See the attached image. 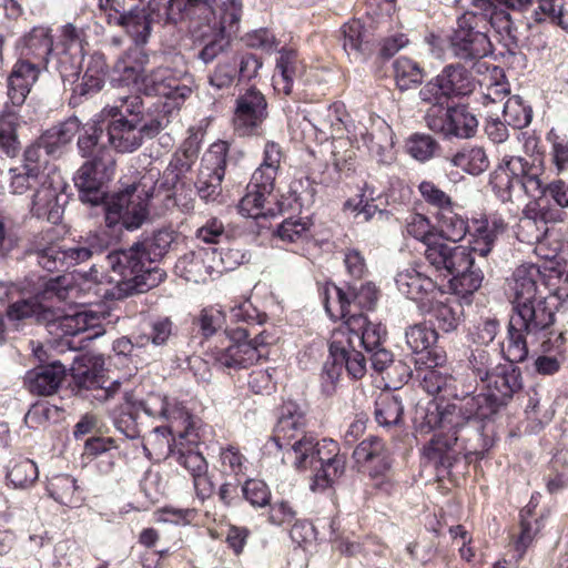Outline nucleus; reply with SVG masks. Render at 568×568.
I'll list each match as a JSON object with an SVG mask.
<instances>
[{
    "label": "nucleus",
    "instance_id": "nucleus-2",
    "mask_svg": "<svg viewBox=\"0 0 568 568\" xmlns=\"http://www.w3.org/2000/svg\"><path fill=\"white\" fill-rule=\"evenodd\" d=\"M192 79L187 72L180 77L169 68H156V71L143 80L142 92L149 97H162L164 102H155L148 106L133 122L139 128L142 140L153 139L171 122L185 101L191 97Z\"/></svg>",
    "mask_w": 568,
    "mask_h": 568
},
{
    "label": "nucleus",
    "instance_id": "nucleus-18",
    "mask_svg": "<svg viewBox=\"0 0 568 568\" xmlns=\"http://www.w3.org/2000/svg\"><path fill=\"white\" fill-rule=\"evenodd\" d=\"M68 185L57 170L48 171L41 185L32 193L30 212L38 219L58 224L69 201Z\"/></svg>",
    "mask_w": 568,
    "mask_h": 568
},
{
    "label": "nucleus",
    "instance_id": "nucleus-25",
    "mask_svg": "<svg viewBox=\"0 0 568 568\" xmlns=\"http://www.w3.org/2000/svg\"><path fill=\"white\" fill-rule=\"evenodd\" d=\"M438 334L425 324H414L406 328L405 339L408 348L416 355L415 364L422 366H442L446 362L445 352L437 347Z\"/></svg>",
    "mask_w": 568,
    "mask_h": 568
},
{
    "label": "nucleus",
    "instance_id": "nucleus-46",
    "mask_svg": "<svg viewBox=\"0 0 568 568\" xmlns=\"http://www.w3.org/2000/svg\"><path fill=\"white\" fill-rule=\"evenodd\" d=\"M442 366H425L420 386L429 395H440L443 398L458 396L460 393L457 381Z\"/></svg>",
    "mask_w": 568,
    "mask_h": 568
},
{
    "label": "nucleus",
    "instance_id": "nucleus-52",
    "mask_svg": "<svg viewBox=\"0 0 568 568\" xmlns=\"http://www.w3.org/2000/svg\"><path fill=\"white\" fill-rule=\"evenodd\" d=\"M143 99L139 94H120L113 104H106L100 115L101 118H128L134 122L146 109Z\"/></svg>",
    "mask_w": 568,
    "mask_h": 568
},
{
    "label": "nucleus",
    "instance_id": "nucleus-27",
    "mask_svg": "<svg viewBox=\"0 0 568 568\" xmlns=\"http://www.w3.org/2000/svg\"><path fill=\"white\" fill-rule=\"evenodd\" d=\"M173 14L183 22H191L197 29L203 21H213L214 17L224 16L231 6H236L242 14V3L239 0H170Z\"/></svg>",
    "mask_w": 568,
    "mask_h": 568
},
{
    "label": "nucleus",
    "instance_id": "nucleus-41",
    "mask_svg": "<svg viewBox=\"0 0 568 568\" xmlns=\"http://www.w3.org/2000/svg\"><path fill=\"white\" fill-rule=\"evenodd\" d=\"M103 138H105L103 120L101 122H88L82 125L77 143L80 155L87 160L98 159V156L113 158Z\"/></svg>",
    "mask_w": 568,
    "mask_h": 568
},
{
    "label": "nucleus",
    "instance_id": "nucleus-5",
    "mask_svg": "<svg viewBox=\"0 0 568 568\" xmlns=\"http://www.w3.org/2000/svg\"><path fill=\"white\" fill-rule=\"evenodd\" d=\"M474 254L470 240L466 246L448 244L438 237L424 252L428 264L445 277L450 276L452 290L463 297L474 294L483 284L484 273L476 264Z\"/></svg>",
    "mask_w": 568,
    "mask_h": 568
},
{
    "label": "nucleus",
    "instance_id": "nucleus-15",
    "mask_svg": "<svg viewBox=\"0 0 568 568\" xmlns=\"http://www.w3.org/2000/svg\"><path fill=\"white\" fill-rule=\"evenodd\" d=\"M183 22L178 14H173L172 2L150 1L146 7H134L128 10L121 27L132 40L131 47L144 45L149 42L154 24H176Z\"/></svg>",
    "mask_w": 568,
    "mask_h": 568
},
{
    "label": "nucleus",
    "instance_id": "nucleus-54",
    "mask_svg": "<svg viewBox=\"0 0 568 568\" xmlns=\"http://www.w3.org/2000/svg\"><path fill=\"white\" fill-rule=\"evenodd\" d=\"M403 400L393 393H382L375 403V419L379 426L389 428L402 422Z\"/></svg>",
    "mask_w": 568,
    "mask_h": 568
},
{
    "label": "nucleus",
    "instance_id": "nucleus-34",
    "mask_svg": "<svg viewBox=\"0 0 568 568\" xmlns=\"http://www.w3.org/2000/svg\"><path fill=\"white\" fill-rule=\"evenodd\" d=\"M102 120L106 143L116 152L132 153L143 144L139 128L128 121V118H102Z\"/></svg>",
    "mask_w": 568,
    "mask_h": 568
},
{
    "label": "nucleus",
    "instance_id": "nucleus-36",
    "mask_svg": "<svg viewBox=\"0 0 568 568\" xmlns=\"http://www.w3.org/2000/svg\"><path fill=\"white\" fill-rule=\"evenodd\" d=\"M53 38L47 27H34L23 37L22 55L38 64L53 70Z\"/></svg>",
    "mask_w": 568,
    "mask_h": 568
},
{
    "label": "nucleus",
    "instance_id": "nucleus-23",
    "mask_svg": "<svg viewBox=\"0 0 568 568\" xmlns=\"http://www.w3.org/2000/svg\"><path fill=\"white\" fill-rule=\"evenodd\" d=\"M542 162L540 158L513 156L506 162L507 187L518 186L529 197L540 199L547 191V184L541 180Z\"/></svg>",
    "mask_w": 568,
    "mask_h": 568
},
{
    "label": "nucleus",
    "instance_id": "nucleus-40",
    "mask_svg": "<svg viewBox=\"0 0 568 568\" xmlns=\"http://www.w3.org/2000/svg\"><path fill=\"white\" fill-rule=\"evenodd\" d=\"M539 275V268L534 264L520 265L515 270L509 284L513 291V306L545 297L538 293L537 278Z\"/></svg>",
    "mask_w": 568,
    "mask_h": 568
},
{
    "label": "nucleus",
    "instance_id": "nucleus-45",
    "mask_svg": "<svg viewBox=\"0 0 568 568\" xmlns=\"http://www.w3.org/2000/svg\"><path fill=\"white\" fill-rule=\"evenodd\" d=\"M47 175L48 172H40L38 169L21 165L0 173L1 182H6L8 191L16 195L33 193Z\"/></svg>",
    "mask_w": 568,
    "mask_h": 568
},
{
    "label": "nucleus",
    "instance_id": "nucleus-51",
    "mask_svg": "<svg viewBox=\"0 0 568 568\" xmlns=\"http://www.w3.org/2000/svg\"><path fill=\"white\" fill-rule=\"evenodd\" d=\"M18 125L17 111L4 105L0 113V156L13 158L19 152L20 143L16 133Z\"/></svg>",
    "mask_w": 568,
    "mask_h": 568
},
{
    "label": "nucleus",
    "instance_id": "nucleus-47",
    "mask_svg": "<svg viewBox=\"0 0 568 568\" xmlns=\"http://www.w3.org/2000/svg\"><path fill=\"white\" fill-rule=\"evenodd\" d=\"M343 48L347 55L355 61H364L372 48L367 40V32L358 20L345 23L342 28Z\"/></svg>",
    "mask_w": 568,
    "mask_h": 568
},
{
    "label": "nucleus",
    "instance_id": "nucleus-59",
    "mask_svg": "<svg viewBox=\"0 0 568 568\" xmlns=\"http://www.w3.org/2000/svg\"><path fill=\"white\" fill-rule=\"evenodd\" d=\"M496 366L495 356L486 346H476L469 349L467 367L480 383L488 377Z\"/></svg>",
    "mask_w": 568,
    "mask_h": 568
},
{
    "label": "nucleus",
    "instance_id": "nucleus-4",
    "mask_svg": "<svg viewBox=\"0 0 568 568\" xmlns=\"http://www.w3.org/2000/svg\"><path fill=\"white\" fill-rule=\"evenodd\" d=\"M110 244L111 237L106 231L89 232L70 246L54 242L51 232L47 231L33 237L26 250V255L48 272H64L102 255L109 250Z\"/></svg>",
    "mask_w": 568,
    "mask_h": 568
},
{
    "label": "nucleus",
    "instance_id": "nucleus-42",
    "mask_svg": "<svg viewBox=\"0 0 568 568\" xmlns=\"http://www.w3.org/2000/svg\"><path fill=\"white\" fill-rule=\"evenodd\" d=\"M447 98L465 97L474 92L476 80L471 72L462 63H450L444 67L438 74Z\"/></svg>",
    "mask_w": 568,
    "mask_h": 568
},
{
    "label": "nucleus",
    "instance_id": "nucleus-49",
    "mask_svg": "<svg viewBox=\"0 0 568 568\" xmlns=\"http://www.w3.org/2000/svg\"><path fill=\"white\" fill-rule=\"evenodd\" d=\"M345 347H349L345 335L341 332H333L328 347L329 356L324 363L322 371V378L332 385L338 381L344 368Z\"/></svg>",
    "mask_w": 568,
    "mask_h": 568
},
{
    "label": "nucleus",
    "instance_id": "nucleus-37",
    "mask_svg": "<svg viewBox=\"0 0 568 568\" xmlns=\"http://www.w3.org/2000/svg\"><path fill=\"white\" fill-rule=\"evenodd\" d=\"M419 312L430 316L432 328L450 333L457 329L462 321L463 306L458 301L446 296L444 293V296H436L430 301L427 310H420Z\"/></svg>",
    "mask_w": 568,
    "mask_h": 568
},
{
    "label": "nucleus",
    "instance_id": "nucleus-48",
    "mask_svg": "<svg viewBox=\"0 0 568 568\" xmlns=\"http://www.w3.org/2000/svg\"><path fill=\"white\" fill-rule=\"evenodd\" d=\"M508 8L530 11V17L534 21L540 22H556L558 18L559 7L562 0H504Z\"/></svg>",
    "mask_w": 568,
    "mask_h": 568
},
{
    "label": "nucleus",
    "instance_id": "nucleus-43",
    "mask_svg": "<svg viewBox=\"0 0 568 568\" xmlns=\"http://www.w3.org/2000/svg\"><path fill=\"white\" fill-rule=\"evenodd\" d=\"M506 231V223L500 217L475 221L470 232L471 248L480 257H486L493 250L497 237Z\"/></svg>",
    "mask_w": 568,
    "mask_h": 568
},
{
    "label": "nucleus",
    "instance_id": "nucleus-7",
    "mask_svg": "<svg viewBox=\"0 0 568 568\" xmlns=\"http://www.w3.org/2000/svg\"><path fill=\"white\" fill-rule=\"evenodd\" d=\"M293 465L298 470L313 467L320 463L321 467L314 475L311 489L315 494H326L335 480L345 470V457L338 454V445L333 439L316 440L313 435H303L293 442Z\"/></svg>",
    "mask_w": 568,
    "mask_h": 568
},
{
    "label": "nucleus",
    "instance_id": "nucleus-8",
    "mask_svg": "<svg viewBox=\"0 0 568 568\" xmlns=\"http://www.w3.org/2000/svg\"><path fill=\"white\" fill-rule=\"evenodd\" d=\"M145 415L169 422L166 426H155L148 437V444L158 442L161 447H170V436L179 439L181 446L184 442L197 445L200 440L195 420L182 403L170 399L162 394H151L146 397Z\"/></svg>",
    "mask_w": 568,
    "mask_h": 568
},
{
    "label": "nucleus",
    "instance_id": "nucleus-30",
    "mask_svg": "<svg viewBox=\"0 0 568 568\" xmlns=\"http://www.w3.org/2000/svg\"><path fill=\"white\" fill-rule=\"evenodd\" d=\"M216 248H199L180 257L175 268L187 282L205 283L207 278L216 275Z\"/></svg>",
    "mask_w": 568,
    "mask_h": 568
},
{
    "label": "nucleus",
    "instance_id": "nucleus-10",
    "mask_svg": "<svg viewBox=\"0 0 568 568\" xmlns=\"http://www.w3.org/2000/svg\"><path fill=\"white\" fill-rule=\"evenodd\" d=\"M494 444L495 438L485 426L477 428L475 438L440 430L424 446L423 454L435 466L448 469L460 459L464 452L484 457Z\"/></svg>",
    "mask_w": 568,
    "mask_h": 568
},
{
    "label": "nucleus",
    "instance_id": "nucleus-60",
    "mask_svg": "<svg viewBox=\"0 0 568 568\" xmlns=\"http://www.w3.org/2000/svg\"><path fill=\"white\" fill-rule=\"evenodd\" d=\"M251 505L254 508L265 509V513L268 516V521L273 525L281 526L283 524L290 523L295 517V511L288 505L287 501L283 499H248Z\"/></svg>",
    "mask_w": 568,
    "mask_h": 568
},
{
    "label": "nucleus",
    "instance_id": "nucleus-53",
    "mask_svg": "<svg viewBox=\"0 0 568 568\" xmlns=\"http://www.w3.org/2000/svg\"><path fill=\"white\" fill-rule=\"evenodd\" d=\"M95 317L87 311H75L72 314H60L54 311L53 322H48L45 325L50 329H60L61 334L78 335L94 326Z\"/></svg>",
    "mask_w": 568,
    "mask_h": 568
},
{
    "label": "nucleus",
    "instance_id": "nucleus-12",
    "mask_svg": "<svg viewBox=\"0 0 568 568\" xmlns=\"http://www.w3.org/2000/svg\"><path fill=\"white\" fill-rule=\"evenodd\" d=\"M243 156L241 151L231 152L230 144L217 141L211 144L201 159L195 187L206 203L215 202L222 194V181L230 165H236Z\"/></svg>",
    "mask_w": 568,
    "mask_h": 568
},
{
    "label": "nucleus",
    "instance_id": "nucleus-17",
    "mask_svg": "<svg viewBox=\"0 0 568 568\" xmlns=\"http://www.w3.org/2000/svg\"><path fill=\"white\" fill-rule=\"evenodd\" d=\"M84 42V29L70 22L59 28L57 41H53V70L60 74L64 85L67 82L73 84V79L80 74Z\"/></svg>",
    "mask_w": 568,
    "mask_h": 568
},
{
    "label": "nucleus",
    "instance_id": "nucleus-63",
    "mask_svg": "<svg viewBox=\"0 0 568 568\" xmlns=\"http://www.w3.org/2000/svg\"><path fill=\"white\" fill-rule=\"evenodd\" d=\"M310 227L308 221L291 217L284 220L274 234L283 243H303L312 236Z\"/></svg>",
    "mask_w": 568,
    "mask_h": 568
},
{
    "label": "nucleus",
    "instance_id": "nucleus-35",
    "mask_svg": "<svg viewBox=\"0 0 568 568\" xmlns=\"http://www.w3.org/2000/svg\"><path fill=\"white\" fill-rule=\"evenodd\" d=\"M40 67L30 60H18L8 78L10 109L16 111L26 101L31 85L37 81Z\"/></svg>",
    "mask_w": 568,
    "mask_h": 568
},
{
    "label": "nucleus",
    "instance_id": "nucleus-26",
    "mask_svg": "<svg viewBox=\"0 0 568 568\" xmlns=\"http://www.w3.org/2000/svg\"><path fill=\"white\" fill-rule=\"evenodd\" d=\"M267 116V102L265 97L255 88H250L236 100L234 128L241 136L257 132Z\"/></svg>",
    "mask_w": 568,
    "mask_h": 568
},
{
    "label": "nucleus",
    "instance_id": "nucleus-38",
    "mask_svg": "<svg viewBox=\"0 0 568 568\" xmlns=\"http://www.w3.org/2000/svg\"><path fill=\"white\" fill-rule=\"evenodd\" d=\"M64 377V366L60 362H52L28 372L24 384L32 394L50 396L58 390Z\"/></svg>",
    "mask_w": 568,
    "mask_h": 568
},
{
    "label": "nucleus",
    "instance_id": "nucleus-6",
    "mask_svg": "<svg viewBox=\"0 0 568 568\" xmlns=\"http://www.w3.org/2000/svg\"><path fill=\"white\" fill-rule=\"evenodd\" d=\"M110 281L124 295L145 293L162 283L166 276L158 264H151L138 242L128 248H119L104 257Z\"/></svg>",
    "mask_w": 568,
    "mask_h": 568
},
{
    "label": "nucleus",
    "instance_id": "nucleus-3",
    "mask_svg": "<svg viewBox=\"0 0 568 568\" xmlns=\"http://www.w3.org/2000/svg\"><path fill=\"white\" fill-rule=\"evenodd\" d=\"M555 322L556 313L546 297L513 306L506 344H503L500 349L503 357L526 361L529 344L540 343L544 351H547V345L555 334Z\"/></svg>",
    "mask_w": 568,
    "mask_h": 568
},
{
    "label": "nucleus",
    "instance_id": "nucleus-9",
    "mask_svg": "<svg viewBox=\"0 0 568 568\" xmlns=\"http://www.w3.org/2000/svg\"><path fill=\"white\" fill-rule=\"evenodd\" d=\"M487 21L467 10L457 18L456 27L448 37V50L458 61L471 64L481 73L488 69L484 58L493 53V44L485 33Z\"/></svg>",
    "mask_w": 568,
    "mask_h": 568
},
{
    "label": "nucleus",
    "instance_id": "nucleus-31",
    "mask_svg": "<svg viewBox=\"0 0 568 568\" xmlns=\"http://www.w3.org/2000/svg\"><path fill=\"white\" fill-rule=\"evenodd\" d=\"M306 418L297 404L288 402L282 405L277 423L274 427L273 440L281 449L290 447L292 440L296 442L307 435L305 432Z\"/></svg>",
    "mask_w": 568,
    "mask_h": 568
},
{
    "label": "nucleus",
    "instance_id": "nucleus-19",
    "mask_svg": "<svg viewBox=\"0 0 568 568\" xmlns=\"http://www.w3.org/2000/svg\"><path fill=\"white\" fill-rule=\"evenodd\" d=\"M426 125L446 138L470 139L478 129L476 115L465 104L429 108L425 115Z\"/></svg>",
    "mask_w": 568,
    "mask_h": 568
},
{
    "label": "nucleus",
    "instance_id": "nucleus-24",
    "mask_svg": "<svg viewBox=\"0 0 568 568\" xmlns=\"http://www.w3.org/2000/svg\"><path fill=\"white\" fill-rule=\"evenodd\" d=\"M397 290L413 301L418 311L427 310L436 296H444V290L419 265L399 271L395 276Z\"/></svg>",
    "mask_w": 568,
    "mask_h": 568
},
{
    "label": "nucleus",
    "instance_id": "nucleus-22",
    "mask_svg": "<svg viewBox=\"0 0 568 568\" xmlns=\"http://www.w3.org/2000/svg\"><path fill=\"white\" fill-rule=\"evenodd\" d=\"M77 395L100 403L112 398L119 390V381L110 382L104 374L103 362L95 359L91 365H79L72 373Z\"/></svg>",
    "mask_w": 568,
    "mask_h": 568
},
{
    "label": "nucleus",
    "instance_id": "nucleus-57",
    "mask_svg": "<svg viewBox=\"0 0 568 568\" xmlns=\"http://www.w3.org/2000/svg\"><path fill=\"white\" fill-rule=\"evenodd\" d=\"M176 233L169 229H161L155 231L151 236H146L141 241H138L141 248L151 264H158V262L171 250Z\"/></svg>",
    "mask_w": 568,
    "mask_h": 568
},
{
    "label": "nucleus",
    "instance_id": "nucleus-29",
    "mask_svg": "<svg viewBox=\"0 0 568 568\" xmlns=\"http://www.w3.org/2000/svg\"><path fill=\"white\" fill-rule=\"evenodd\" d=\"M150 62V57L145 49L140 47H129L115 61L113 67L114 82L120 84H135L142 92L143 80L152 75L156 69L145 72Z\"/></svg>",
    "mask_w": 568,
    "mask_h": 568
},
{
    "label": "nucleus",
    "instance_id": "nucleus-21",
    "mask_svg": "<svg viewBox=\"0 0 568 568\" xmlns=\"http://www.w3.org/2000/svg\"><path fill=\"white\" fill-rule=\"evenodd\" d=\"M357 465L365 468L374 486L378 489L375 494H392L393 485L384 479L389 470L392 458L385 443L375 436L362 440L353 452Z\"/></svg>",
    "mask_w": 568,
    "mask_h": 568
},
{
    "label": "nucleus",
    "instance_id": "nucleus-13",
    "mask_svg": "<svg viewBox=\"0 0 568 568\" xmlns=\"http://www.w3.org/2000/svg\"><path fill=\"white\" fill-rule=\"evenodd\" d=\"M505 363H497L494 371L483 382L484 392L475 394L483 406H486V413L491 417L508 403L523 388V375L517 363L524 361H513L504 358Z\"/></svg>",
    "mask_w": 568,
    "mask_h": 568
},
{
    "label": "nucleus",
    "instance_id": "nucleus-39",
    "mask_svg": "<svg viewBox=\"0 0 568 568\" xmlns=\"http://www.w3.org/2000/svg\"><path fill=\"white\" fill-rule=\"evenodd\" d=\"M537 499H529V503L520 510V534L515 540V550L519 557L524 556L536 535L544 527L547 513L544 509L537 510Z\"/></svg>",
    "mask_w": 568,
    "mask_h": 568
},
{
    "label": "nucleus",
    "instance_id": "nucleus-61",
    "mask_svg": "<svg viewBox=\"0 0 568 568\" xmlns=\"http://www.w3.org/2000/svg\"><path fill=\"white\" fill-rule=\"evenodd\" d=\"M439 149L437 140L425 133H414L406 141L407 153L419 162L429 161Z\"/></svg>",
    "mask_w": 568,
    "mask_h": 568
},
{
    "label": "nucleus",
    "instance_id": "nucleus-64",
    "mask_svg": "<svg viewBox=\"0 0 568 568\" xmlns=\"http://www.w3.org/2000/svg\"><path fill=\"white\" fill-rule=\"evenodd\" d=\"M174 324L170 317H159L150 323V331L139 336L138 345L144 346L151 343L155 346L168 344L173 335Z\"/></svg>",
    "mask_w": 568,
    "mask_h": 568
},
{
    "label": "nucleus",
    "instance_id": "nucleus-20",
    "mask_svg": "<svg viewBox=\"0 0 568 568\" xmlns=\"http://www.w3.org/2000/svg\"><path fill=\"white\" fill-rule=\"evenodd\" d=\"M378 300V292L373 283L359 286L347 285L346 290L332 285L325 291L324 306L332 318L346 320L352 314V305L361 310H373Z\"/></svg>",
    "mask_w": 568,
    "mask_h": 568
},
{
    "label": "nucleus",
    "instance_id": "nucleus-11",
    "mask_svg": "<svg viewBox=\"0 0 568 568\" xmlns=\"http://www.w3.org/2000/svg\"><path fill=\"white\" fill-rule=\"evenodd\" d=\"M452 398L455 402L437 406L436 424L440 430L459 435L463 430L473 427V435H475L477 428L485 426L494 436L493 427L485 423L491 416L486 413V406L481 405L470 387H462L458 396Z\"/></svg>",
    "mask_w": 568,
    "mask_h": 568
},
{
    "label": "nucleus",
    "instance_id": "nucleus-1",
    "mask_svg": "<svg viewBox=\"0 0 568 568\" xmlns=\"http://www.w3.org/2000/svg\"><path fill=\"white\" fill-rule=\"evenodd\" d=\"M115 171L114 158L98 156L85 160L73 175L79 199L93 206L105 204V221L109 226L120 222L126 230L139 229L148 219V200L153 195V176L144 175L138 183L108 199V184Z\"/></svg>",
    "mask_w": 568,
    "mask_h": 568
},
{
    "label": "nucleus",
    "instance_id": "nucleus-58",
    "mask_svg": "<svg viewBox=\"0 0 568 568\" xmlns=\"http://www.w3.org/2000/svg\"><path fill=\"white\" fill-rule=\"evenodd\" d=\"M437 221L440 236L454 243L462 241L469 231L467 219L456 213L453 205L438 212Z\"/></svg>",
    "mask_w": 568,
    "mask_h": 568
},
{
    "label": "nucleus",
    "instance_id": "nucleus-44",
    "mask_svg": "<svg viewBox=\"0 0 568 568\" xmlns=\"http://www.w3.org/2000/svg\"><path fill=\"white\" fill-rule=\"evenodd\" d=\"M192 329L203 341H210L215 336L219 341L224 334L230 333L224 312L214 306L203 307L192 316Z\"/></svg>",
    "mask_w": 568,
    "mask_h": 568
},
{
    "label": "nucleus",
    "instance_id": "nucleus-14",
    "mask_svg": "<svg viewBox=\"0 0 568 568\" xmlns=\"http://www.w3.org/2000/svg\"><path fill=\"white\" fill-rule=\"evenodd\" d=\"M241 17L239 7L233 4L224 16L214 17L213 21H203L197 29L187 22L190 32L203 44L197 53L201 61L209 64L227 50L232 36L239 30Z\"/></svg>",
    "mask_w": 568,
    "mask_h": 568
},
{
    "label": "nucleus",
    "instance_id": "nucleus-50",
    "mask_svg": "<svg viewBox=\"0 0 568 568\" xmlns=\"http://www.w3.org/2000/svg\"><path fill=\"white\" fill-rule=\"evenodd\" d=\"M447 160L471 175H479L489 168V159L481 146L466 145Z\"/></svg>",
    "mask_w": 568,
    "mask_h": 568
},
{
    "label": "nucleus",
    "instance_id": "nucleus-56",
    "mask_svg": "<svg viewBox=\"0 0 568 568\" xmlns=\"http://www.w3.org/2000/svg\"><path fill=\"white\" fill-rule=\"evenodd\" d=\"M7 316L10 321H21L34 317L36 322L45 325L48 322H53L54 311L44 307L36 301L21 300L8 306Z\"/></svg>",
    "mask_w": 568,
    "mask_h": 568
},
{
    "label": "nucleus",
    "instance_id": "nucleus-33",
    "mask_svg": "<svg viewBox=\"0 0 568 568\" xmlns=\"http://www.w3.org/2000/svg\"><path fill=\"white\" fill-rule=\"evenodd\" d=\"M145 399H136L132 393L126 392L123 403L114 407L110 417L118 432L129 439L139 438L141 435L140 412L145 414Z\"/></svg>",
    "mask_w": 568,
    "mask_h": 568
},
{
    "label": "nucleus",
    "instance_id": "nucleus-32",
    "mask_svg": "<svg viewBox=\"0 0 568 568\" xmlns=\"http://www.w3.org/2000/svg\"><path fill=\"white\" fill-rule=\"evenodd\" d=\"M106 71L108 64L104 54L100 52L91 54L81 82L72 88L70 103L79 105L83 100L99 93L104 85Z\"/></svg>",
    "mask_w": 568,
    "mask_h": 568
},
{
    "label": "nucleus",
    "instance_id": "nucleus-55",
    "mask_svg": "<svg viewBox=\"0 0 568 568\" xmlns=\"http://www.w3.org/2000/svg\"><path fill=\"white\" fill-rule=\"evenodd\" d=\"M394 79L400 91H406L422 84L425 72L418 62L399 57L393 63Z\"/></svg>",
    "mask_w": 568,
    "mask_h": 568
},
{
    "label": "nucleus",
    "instance_id": "nucleus-16",
    "mask_svg": "<svg viewBox=\"0 0 568 568\" xmlns=\"http://www.w3.org/2000/svg\"><path fill=\"white\" fill-rule=\"evenodd\" d=\"M252 332L245 327L230 329L229 334L210 345L206 356L219 368L242 369L260 361V355L247 338Z\"/></svg>",
    "mask_w": 568,
    "mask_h": 568
},
{
    "label": "nucleus",
    "instance_id": "nucleus-28",
    "mask_svg": "<svg viewBox=\"0 0 568 568\" xmlns=\"http://www.w3.org/2000/svg\"><path fill=\"white\" fill-rule=\"evenodd\" d=\"M333 332L345 335L349 347H363L366 353L383 345L386 331L381 324L372 323L362 313L349 315L344 323Z\"/></svg>",
    "mask_w": 568,
    "mask_h": 568
},
{
    "label": "nucleus",
    "instance_id": "nucleus-62",
    "mask_svg": "<svg viewBox=\"0 0 568 568\" xmlns=\"http://www.w3.org/2000/svg\"><path fill=\"white\" fill-rule=\"evenodd\" d=\"M505 122L514 129H524L528 126L532 119V110L525 105L520 97L509 98L503 111Z\"/></svg>",
    "mask_w": 568,
    "mask_h": 568
}]
</instances>
